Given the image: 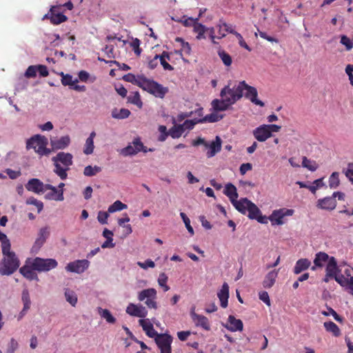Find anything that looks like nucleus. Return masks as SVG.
I'll list each match as a JSON object with an SVG mask.
<instances>
[{"instance_id":"nucleus-59","label":"nucleus","mask_w":353,"mask_h":353,"mask_svg":"<svg viewBox=\"0 0 353 353\" xmlns=\"http://www.w3.org/2000/svg\"><path fill=\"white\" fill-rule=\"evenodd\" d=\"M109 217L108 211H99L97 216L98 221L101 224H106Z\"/></svg>"},{"instance_id":"nucleus-62","label":"nucleus","mask_w":353,"mask_h":353,"mask_svg":"<svg viewBox=\"0 0 353 353\" xmlns=\"http://www.w3.org/2000/svg\"><path fill=\"white\" fill-rule=\"evenodd\" d=\"M137 265L140 268H143L144 270H145V269H147L148 268H154V266H155L154 262L153 261H152L151 259H147L144 262H138Z\"/></svg>"},{"instance_id":"nucleus-32","label":"nucleus","mask_w":353,"mask_h":353,"mask_svg":"<svg viewBox=\"0 0 353 353\" xmlns=\"http://www.w3.org/2000/svg\"><path fill=\"white\" fill-rule=\"evenodd\" d=\"M34 270L31 266L23 265L19 269V272L27 279L30 281H38L39 278Z\"/></svg>"},{"instance_id":"nucleus-2","label":"nucleus","mask_w":353,"mask_h":353,"mask_svg":"<svg viewBox=\"0 0 353 353\" xmlns=\"http://www.w3.org/2000/svg\"><path fill=\"white\" fill-rule=\"evenodd\" d=\"M48 139L39 134L34 135L27 141V149L32 148L40 156H48L52 150L47 148Z\"/></svg>"},{"instance_id":"nucleus-56","label":"nucleus","mask_w":353,"mask_h":353,"mask_svg":"<svg viewBox=\"0 0 353 353\" xmlns=\"http://www.w3.org/2000/svg\"><path fill=\"white\" fill-rule=\"evenodd\" d=\"M180 216H181V219H183L188 231L190 232V234L191 235H193L194 234V230H193L192 227L190 225V219L187 216V215L184 212H181Z\"/></svg>"},{"instance_id":"nucleus-5","label":"nucleus","mask_w":353,"mask_h":353,"mask_svg":"<svg viewBox=\"0 0 353 353\" xmlns=\"http://www.w3.org/2000/svg\"><path fill=\"white\" fill-rule=\"evenodd\" d=\"M222 99H225L230 105L234 104L237 101L241 99L243 94L241 92L239 83L237 85L230 88V85H225L220 92Z\"/></svg>"},{"instance_id":"nucleus-38","label":"nucleus","mask_w":353,"mask_h":353,"mask_svg":"<svg viewBox=\"0 0 353 353\" xmlns=\"http://www.w3.org/2000/svg\"><path fill=\"white\" fill-rule=\"evenodd\" d=\"M98 312L101 318L105 319L108 323H114L116 319L112 315L111 312L108 309H103L98 307Z\"/></svg>"},{"instance_id":"nucleus-14","label":"nucleus","mask_w":353,"mask_h":353,"mask_svg":"<svg viewBox=\"0 0 353 353\" xmlns=\"http://www.w3.org/2000/svg\"><path fill=\"white\" fill-rule=\"evenodd\" d=\"M294 212V211L292 209L281 208L276 210L272 212V214L269 216V219L272 225H283L284 223L283 219L286 216H292Z\"/></svg>"},{"instance_id":"nucleus-48","label":"nucleus","mask_w":353,"mask_h":353,"mask_svg":"<svg viewBox=\"0 0 353 353\" xmlns=\"http://www.w3.org/2000/svg\"><path fill=\"white\" fill-rule=\"evenodd\" d=\"M65 296L68 302H69L72 306H75L77 303V296L74 292L66 289L65 292Z\"/></svg>"},{"instance_id":"nucleus-33","label":"nucleus","mask_w":353,"mask_h":353,"mask_svg":"<svg viewBox=\"0 0 353 353\" xmlns=\"http://www.w3.org/2000/svg\"><path fill=\"white\" fill-rule=\"evenodd\" d=\"M223 194L229 198L231 203L236 201L239 196L236 188L231 183L225 185Z\"/></svg>"},{"instance_id":"nucleus-52","label":"nucleus","mask_w":353,"mask_h":353,"mask_svg":"<svg viewBox=\"0 0 353 353\" xmlns=\"http://www.w3.org/2000/svg\"><path fill=\"white\" fill-rule=\"evenodd\" d=\"M26 203L28 205H35L37 207V208L38 213H40L42 211L43 208V202L41 201L37 200V199H35L33 196H31V197L28 198L26 200Z\"/></svg>"},{"instance_id":"nucleus-39","label":"nucleus","mask_w":353,"mask_h":353,"mask_svg":"<svg viewBox=\"0 0 353 353\" xmlns=\"http://www.w3.org/2000/svg\"><path fill=\"white\" fill-rule=\"evenodd\" d=\"M21 299L23 303V308L21 312V314H22L26 313L30 309L31 305L30 298L28 290L25 289L23 290Z\"/></svg>"},{"instance_id":"nucleus-29","label":"nucleus","mask_w":353,"mask_h":353,"mask_svg":"<svg viewBox=\"0 0 353 353\" xmlns=\"http://www.w3.org/2000/svg\"><path fill=\"white\" fill-rule=\"evenodd\" d=\"M123 79L124 81L132 83L141 88L145 79V77L144 75L136 76L132 73H128L124 75Z\"/></svg>"},{"instance_id":"nucleus-30","label":"nucleus","mask_w":353,"mask_h":353,"mask_svg":"<svg viewBox=\"0 0 353 353\" xmlns=\"http://www.w3.org/2000/svg\"><path fill=\"white\" fill-rule=\"evenodd\" d=\"M228 323L229 325L226 326V327L232 331H242L243 328V324L241 320L236 319L234 316L230 315L228 317Z\"/></svg>"},{"instance_id":"nucleus-4","label":"nucleus","mask_w":353,"mask_h":353,"mask_svg":"<svg viewBox=\"0 0 353 353\" xmlns=\"http://www.w3.org/2000/svg\"><path fill=\"white\" fill-rule=\"evenodd\" d=\"M281 127L275 124L261 125L253 130V136L260 141H265L268 139L272 136V132H278Z\"/></svg>"},{"instance_id":"nucleus-20","label":"nucleus","mask_w":353,"mask_h":353,"mask_svg":"<svg viewBox=\"0 0 353 353\" xmlns=\"http://www.w3.org/2000/svg\"><path fill=\"white\" fill-rule=\"evenodd\" d=\"M325 272L327 276L334 279L335 281L336 278L340 276V270L339 269L337 261L334 256H330V259L326 265Z\"/></svg>"},{"instance_id":"nucleus-19","label":"nucleus","mask_w":353,"mask_h":353,"mask_svg":"<svg viewBox=\"0 0 353 353\" xmlns=\"http://www.w3.org/2000/svg\"><path fill=\"white\" fill-rule=\"evenodd\" d=\"M72 158L73 157L70 153L61 152L53 157L52 161L55 163H61L64 167L70 168L73 163Z\"/></svg>"},{"instance_id":"nucleus-42","label":"nucleus","mask_w":353,"mask_h":353,"mask_svg":"<svg viewBox=\"0 0 353 353\" xmlns=\"http://www.w3.org/2000/svg\"><path fill=\"white\" fill-rule=\"evenodd\" d=\"M54 165L55 168L54 172L61 178V179H66L68 176L67 171L70 169V168L61 167L60 163H54Z\"/></svg>"},{"instance_id":"nucleus-49","label":"nucleus","mask_w":353,"mask_h":353,"mask_svg":"<svg viewBox=\"0 0 353 353\" xmlns=\"http://www.w3.org/2000/svg\"><path fill=\"white\" fill-rule=\"evenodd\" d=\"M302 165L310 171H315L318 168L316 163L314 161L308 159L306 157H303Z\"/></svg>"},{"instance_id":"nucleus-18","label":"nucleus","mask_w":353,"mask_h":353,"mask_svg":"<svg viewBox=\"0 0 353 353\" xmlns=\"http://www.w3.org/2000/svg\"><path fill=\"white\" fill-rule=\"evenodd\" d=\"M126 313L132 316L145 318L148 315V310L141 304L130 303L126 308Z\"/></svg>"},{"instance_id":"nucleus-24","label":"nucleus","mask_w":353,"mask_h":353,"mask_svg":"<svg viewBox=\"0 0 353 353\" xmlns=\"http://www.w3.org/2000/svg\"><path fill=\"white\" fill-rule=\"evenodd\" d=\"M46 185L50 187V188H46V191L50 190L46 195L47 199L54 201H63L64 199L63 190H58L57 188L50 184H46Z\"/></svg>"},{"instance_id":"nucleus-58","label":"nucleus","mask_w":353,"mask_h":353,"mask_svg":"<svg viewBox=\"0 0 353 353\" xmlns=\"http://www.w3.org/2000/svg\"><path fill=\"white\" fill-rule=\"evenodd\" d=\"M37 66L36 65H30L28 68L25 72V77L27 78H34L37 75Z\"/></svg>"},{"instance_id":"nucleus-40","label":"nucleus","mask_w":353,"mask_h":353,"mask_svg":"<svg viewBox=\"0 0 353 353\" xmlns=\"http://www.w3.org/2000/svg\"><path fill=\"white\" fill-rule=\"evenodd\" d=\"M223 115L218 114L217 112H212L211 114H207L203 118H200V121L201 123H214L220 121L223 119Z\"/></svg>"},{"instance_id":"nucleus-11","label":"nucleus","mask_w":353,"mask_h":353,"mask_svg":"<svg viewBox=\"0 0 353 353\" xmlns=\"http://www.w3.org/2000/svg\"><path fill=\"white\" fill-rule=\"evenodd\" d=\"M156 299L157 290L154 288L143 290L138 294V300L139 301H145V305L149 308H157V303Z\"/></svg>"},{"instance_id":"nucleus-41","label":"nucleus","mask_w":353,"mask_h":353,"mask_svg":"<svg viewBox=\"0 0 353 353\" xmlns=\"http://www.w3.org/2000/svg\"><path fill=\"white\" fill-rule=\"evenodd\" d=\"M130 114V111L125 108H121L119 111L114 109L112 111V117L114 119H123L128 118Z\"/></svg>"},{"instance_id":"nucleus-35","label":"nucleus","mask_w":353,"mask_h":353,"mask_svg":"<svg viewBox=\"0 0 353 353\" xmlns=\"http://www.w3.org/2000/svg\"><path fill=\"white\" fill-rule=\"evenodd\" d=\"M95 137H96L95 132L93 131L90 134L89 137L86 139L85 145H84V148H83V153L84 154L88 155V154H91L93 152L94 148V139Z\"/></svg>"},{"instance_id":"nucleus-63","label":"nucleus","mask_w":353,"mask_h":353,"mask_svg":"<svg viewBox=\"0 0 353 353\" xmlns=\"http://www.w3.org/2000/svg\"><path fill=\"white\" fill-rule=\"evenodd\" d=\"M114 48L113 46H105V47L103 49V51L105 52L108 58L112 59L114 58Z\"/></svg>"},{"instance_id":"nucleus-22","label":"nucleus","mask_w":353,"mask_h":353,"mask_svg":"<svg viewBox=\"0 0 353 353\" xmlns=\"http://www.w3.org/2000/svg\"><path fill=\"white\" fill-rule=\"evenodd\" d=\"M222 141L219 136H216L214 141H212L206 153L208 158H212L221 150Z\"/></svg>"},{"instance_id":"nucleus-45","label":"nucleus","mask_w":353,"mask_h":353,"mask_svg":"<svg viewBox=\"0 0 353 353\" xmlns=\"http://www.w3.org/2000/svg\"><path fill=\"white\" fill-rule=\"evenodd\" d=\"M128 102L137 105L141 108L142 106V101L141 100L140 94L139 92H131L130 94L128 97Z\"/></svg>"},{"instance_id":"nucleus-57","label":"nucleus","mask_w":353,"mask_h":353,"mask_svg":"<svg viewBox=\"0 0 353 353\" xmlns=\"http://www.w3.org/2000/svg\"><path fill=\"white\" fill-rule=\"evenodd\" d=\"M176 41L180 42L181 43V50L189 55L191 52V47L188 42H185L183 39L177 37L176 39Z\"/></svg>"},{"instance_id":"nucleus-13","label":"nucleus","mask_w":353,"mask_h":353,"mask_svg":"<svg viewBox=\"0 0 353 353\" xmlns=\"http://www.w3.org/2000/svg\"><path fill=\"white\" fill-rule=\"evenodd\" d=\"M132 145H129L123 148L121 152V154L126 157L134 155L141 151L145 153L148 152L147 148L143 145L139 138L134 139Z\"/></svg>"},{"instance_id":"nucleus-36","label":"nucleus","mask_w":353,"mask_h":353,"mask_svg":"<svg viewBox=\"0 0 353 353\" xmlns=\"http://www.w3.org/2000/svg\"><path fill=\"white\" fill-rule=\"evenodd\" d=\"M212 107L216 111H225L231 106L228 102L225 101V99H214L212 101Z\"/></svg>"},{"instance_id":"nucleus-44","label":"nucleus","mask_w":353,"mask_h":353,"mask_svg":"<svg viewBox=\"0 0 353 353\" xmlns=\"http://www.w3.org/2000/svg\"><path fill=\"white\" fill-rule=\"evenodd\" d=\"M218 55L225 66L229 67L232 65V57L225 50H219Z\"/></svg>"},{"instance_id":"nucleus-47","label":"nucleus","mask_w":353,"mask_h":353,"mask_svg":"<svg viewBox=\"0 0 353 353\" xmlns=\"http://www.w3.org/2000/svg\"><path fill=\"white\" fill-rule=\"evenodd\" d=\"M127 205L124 203H123L120 201H116L114 202L113 204L109 206L108 208V212L109 213H113L117 211H121L122 210L126 209Z\"/></svg>"},{"instance_id":"nucleus-46","label":"nucleus","mask_w":353,"mask_h":353,"mask_svg":"<svg viewBox=\"0 0 353 353\" xmlns=\"http://www.w3.org/2000/svg\"><path fill=\"white\" fill-rule=\"evenodd\" d=\"M60 75L62 77L61 83L63 85H74V83L78 82V79H75L73 80L72 76L69 74H64L63 72H61Z\"/></svg>"},{"instance_id":"nucleus-16","label":"nucleus","mask_w":353,"mask_h":353,"mask_svg":"<svg viewBox=\"0 0 353 353\" xmlns=\"http://www.w3.org/2000/svg\"><path fill=\"white\" fill-rule=\"evenodd\" d=\"M89 265L90 262L87 259L76 260L73 262L69 263L66 265L65 270L68 272L81 274L87 270Z\"/></svg>"},{"instance_id":"nucleus-28","label":"nucleus","mask_w":353,"mask_h":353,"mask_svg":"<svg viewBox=\"0 0 353 353\" xmlns=\"http://www.w3.org/2000/svg\"><path fill=\"white\" fill-rule=\"evenodd\" d=\"M330 259V257L329 256V255L327 253H325L324 252H317L315 254V258L314 260V265L313 267H312V270H314L316 267L322 268L325 263H326V262L328 263Z\"/></svg>"},{"instance_id":"nucleus-3","label":"nucleus","mask_w":353,"mask_h":353,"mask_svg":"<svg viewBox=\"0 0 353 353\" xmlns=\"http://www.w3.org/2000/svg\"><path fill=\"white\" fill-rule=\"evenodd\" d=\"M232 204L241 214H246L248 212V216L249 219L254 218V214L259 212V208L247 198H241L240 200L236 199Z\"/></svg>"},{"instance_id":"nucleus-61","label":"nucleus","mask_w":353,"mask_h":353,"mask_svg":"<svg viewBox=\"0 0 353 353\" xmlns=\"http://www.w3.org/2000/svg\"><path fill=\"white\" fill-rule=\"evenodd\" d=\"M18 342L14 339H11L7 348V353H14L18 348Z\"/></svg>"},{"instance_id":"nucleus-54","label":"nucleus","mask_w":353,"mask_h":353,"mask_svg":"<svg viewBox=\"0 0 353 353\" xmlns=\"http://www.w3.org/2000/svg\"><path fill=\"white\" fill-rule=\"evenodd\" d=\"M327 311H322L321 312V314L325 316H327L329 315H332L334 319L338 321V322H343V318L341 316H340L334 310H333L332 307H327Z\"/></svg>"},{"instance_id":"nucleus-27","label":"nucleus","mask_w":353,"mask_h":353,"mask_svg":"<svg viewBox=\"0 0 353 353\" xmlns=\"http://www.w3.org/2000/svg\"><path fill=\"white\" fill-rule=\"evenodd\" d=\"M336 206V202L333 196L325 197L318 201L317 207L327 210H332Z\"/></svg>"},{"instance_id":"nucleus-60","label":"nucleus","mask_w":353,"mask_h":353,"mask_svg":"<svg viewBox=\"0 0 353 353\" xmlns=\"http://www.w3.org/2000/svg\"><path fill=\"white\" fill-rule=\"evenodd\" d=\"M210 143L205 141V139L201 137H199L196 139L193 140L192 142V145L193 146H199L200 145H203L205 147V148L207 149L208 150L209 148Z\"/></svg>"},{"instance_id":"nucleus-15","label":"nucleus","mask_w":353,"mask_h":353,"mask_svg":"<svg viewBox=\"0 0 353 353\" xmlns=\"http://www.w3.org/2000/svg\"><path fill=\"white\" fill-rule=\"evenodd\" d=\"M50 188V186L46 185V184H44L41 181L36 178L30 179L26 184V188L28 191L37 194H43L46 192V188Z\"/></svg>"},{"instance_id":"nucleus-43","label":"nucleus","mask_w":353,"mask_h":353,"mask_svg":"<svg viewBox=\"0 0 353 353\" xmlns=\"http://www.w3.org/2000/svg\"><path fill=\"white\" fill-rule=\"evenodd\" d=\"M101 171V168L98 165H88L84 168L83 174L85 176H93Z\"/></svg>"},{"instance_id":"nucleus-55","label":"nucleus","mask_w":353,"mask_h":353,"mask_svg":"<svg viewBox=\"0 0 353 353\" xmlns=\"http://www.w3.org/2000/svg\"><path fill=\"white\" fill-rule=\"evenodd\" d=\"M168 281V276L165 273H161L158 279L159 285L163 288L164 292H167L170 290V287L166 284Z\"/></svg>"},{"instance_id":"nucleus-64","label":"nucleus","mask_w":353,"mask_h":353,"mask_svg":"<svg viewBox=\"0 0 353 353\" xmlns=\"http://www.w3.org/2000/svg\"><path fill=\"white\" fill-rule=\"evenodd\" d=\"M343 172L350 181H353V163H349L346 170Z\"/></svg>"},{"instance_id":"nucleus-21","label":"nucleus","mask_w":353,"mask_h":353,"mask_svg":"<svg viewBox=\"0 0 353 353\" xmlns=\"http://www.w3.org/2000/svg\"><path fill=\"white\" fill-rule=\"evenodd\" d=\"M70 143V138L68 135L61 137L59 139H51L50 145L51 150H63L67 148Z\"/></svg>"},{"instance_id":"nucleus-51","label":"nucleus","mask_w":353,"mask_h":353,"mask_svg":"<svg viewBox=\"0 0 353 353\" xmlns=\"http://www.w3.org/2000/svg\"><path fill=\"white\" fill-rule=\"evenodd\" d=\"M340 184L339 174L337 172H333L329 178V186L330 188H336Z\"/></svg>"},{"instance_id":"nucleus-1","label":"nucleus","mask_w":353,"mask_h":353,"mask_svg":"<svg viewBox=\"0 0 353 353\" xmlns=\"http://www.w3.org/2000/svg\"><path fill=\"white\" fill-rule=\"evenodd\" d=\"M10 243L6 242L2 249L3 258L0 262V274L10 275L19 267L20 262L15 253L10 250Z\"/></svg>"},{"instance_id":"nucleus-8","label":"nucleus","mask_w":353,"mask_h":353,"mask_svg":"<svg viewBox=\"0 0 353 353\" xmlns=\"http://www.w3.org/2000/svg\"><path fill=\"white\" fill-rule=\"evenodd\" d=\"M61 9V5L52 6L49 12L43 17L42 19H50L53 25H59L66 21L68 17L62 13Z\"/></svg>"},{"instance_id":"nucleus-37","label":"nucleus","mask_w":353,"mask_h":353,"mask_svg":"<svg viewBox=\"0 0 353 353\" xmlns=\"http://www.w3.org/2000/svg\"><path fill=\"white\" fill-rule=\"evenodd\" d=\"M325 330L332 334L335 337L341 336V332L338 325L332 321H326L323 323Z\"/></svg>"},{"instance_id":"nucleus-31","label":"nucleus","mask_w":353,"mask_h":353,"mask_svg":"<svg viewBox=\"0 0 353 353\" xmlns=\"http://www.w3.org/2000/svg\"><path fill=\"white\" fill-rule=\"evenodd\" d=\"M279 270H272L269 272L265 276L263 281V286L264 288H272L276 281L278 276Z\"/></svg>"},{"instance_id":"nucleus-10","label":"nucleus","mask_w":353,"mask_h":353,"mask_svg":"<svg viewBox=\"0 0 353 353\" xmlns=\"http://www.w3.org/2000/svg\"><path fill=\"white\" fill-rule=\"evenodd\" d=\"M58 265L57 261L54 259H42L36 257L32 262V268L38 272H48Z\"/></svg>"},{"instance_id":"nucleus-9","label":"nucleus","mask_w":353,"mask_h":353,"mask_svg":"<svg viewBox=\"0 0 353 353\" xmlns=\"http://www.w3.org/2000/svg\"><path fill=\"white\" fill-rule=\"evenodd\" d=\"M239 87H241V92L244 94L245 97L252 103L261 107L265 105L262 101L258 99V92L256 88L249 85L245 81L239 82Z\"/></svg>"},{"instance_id":"nucleus-12","label":"nucleus","mask_w":353,"mask_h":353,"mask_svg":"<svg viewBox=\"0 0 353 353\" xmlns=\"http://www.w3.org/2000/svg\"><path fill=\"white\" fill-rule=\"evenodd\" d=\"M155 342L160 349V353H172V337L167 334H159L155 337Z\"/></svg>"},{"instance_id":"nucleus-50","label":"nucleus","mask_w":353,"mask_h":353,"mask_svg":"<svg viewBox=\"0 0 353 353\" xmlns=\"http://www.w3.org/2000/svg\"><path fill=\"white\" fill-rule=\"evenodd\" d=\"M183 132L184 130L181 125H175L170 130L169 135L173 139H176L180 137Z\"/></svg>"},{"instance_id":"nucleus-23","label":"nucleus","mask_w":353,"mask_h":353,"mask_svg":"<svg viewBox=\"0 0 353 353\" xmlns=\"http://www.w3.org/2000/svg\"><path fill=\"white\" fill-rule=\"evenodd\" d=\"M218 298L220 301L221 306L223 308L227 307L229 299V285L227 283H224L221 289L217 293Z\"/></svg>"},{"instance_id":"nucleus-26","label":"nucleus","mask_w":353,"mask_h":353,"mask_svg":"<svg viewBox=\"0 0 353 353\" xmlns=\"http://www.w3.org/2000/svg\"><path fill=\"white\" fill-rule=\"evenodd\" d=\"M50 234L48 227H44L40 229L38 237L37 238L33 248L39 250L46 242V239Z\"/></svg>"},{"instance_id":"nucleus-34","label":"nucleus","mask_w":353,"mask_h":353,"mask_svg":"<svg viewBox=\"0 0 353 353\" xmlns=\"http://www.w3.org/2000/svg\"><path fill=\"white\" fill-rule=\"evenodd\" d=\"M311 265V261L307 259H299L294 265V273L295 274H299L304 270H306L309 268Z\"/></svg>"},{"instance_id":"nucleus-6","label":"nucleus","mask_w":353,"mask_h":353,"mask_svg":"<svg viewBox=\"0 0 353 353\" xmlns=\"http://www.w3.org/2000/svg\"><path fill=\"white\" fill-rule=\"evenodd\" d=\"M141 88L160 99L164 98L165 95L168 92L167 87H163L158 82L146 77Z\"/></svg>"},{"instance_id":"nucleus-17","label":"nucleus","mask_w":353,"mask_h":353,"mask_svg":"<svg viewBox=\"0 0 353 353\" xmlns=\"http://www.w3.org/2000/svg\"><path fill=\"white\" fill-rule=\"evenodd\" d=\"M191 318L197 327H201L205 330H210V325L207 317L203 315L198 314L195 312V307H192L190 311Z\"/></svg>"},{"instance_id":"nucleus-25","label":"nucleus","mask_w":353,"mask_h":353,"mask_svg":"<svg viewBox=\"0 0 353 353\" xmlns=\"http://www.w3.org/2000/svg\"><path fill=\"white\" fill-rule=\"evenodd\" d=\"M139 325L142 327L145 334L150 338L157 336L159 334L154 329L153 325L148 319H140L139 321Z\"/></svg>"},{"instance_id":"nucleus-7","label":"nucleus","mask_w":353,"mask_h":353,"mask_svg":"<svg viewBox=\"0 0 353 353\" xmlns=\"http://www.w3.org/2000/svg\"><path fill=\"white\" fill-rule=\"evenodd\" d=\"M339 275L338 278H336V281L353 296V268L347 265L343 274H339Z\"/></svg>"},{"instance_id":"nucleus-53","label":"nucleus","mask_w":353,"mask_h":353,"mask_svg":"<svg viewBox=\"0 0 353 353\" xmlns=\"http://www.w3.org/2000/svg\"><path fill=\"white\" fill-rule=\"evenodd\" d=\"M200 121V118L199 119H194L192 120H185L183 124L181 125L182 126V128L185 131V130H192L194 127V125L197 123H201Z\"/></svg>"}]
</instances>
